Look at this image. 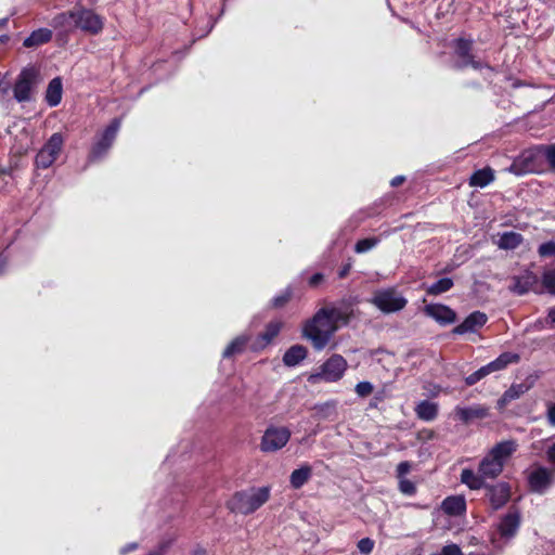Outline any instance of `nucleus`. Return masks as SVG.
Listing matches in <instances>:
<instances>
[{
    "label": "nucleus",
    "mask_w": 555,
    "mask_h": 555,
    "mask_svg": "<svg viewBox=\"0 0 555 555\" xmlns=\"http://www.w3.org/2000/svg\"><path fill=\"white\" fill-rule=\"evenodd\" d=\"M337 331L336 325H332L331 317L327 310L319 309L314 315L307 320L302 326V337L310 340L315 350H323Z\"/></svg>",
    "instance_id": "1"
},
{
    "label": "nucleus",
    "mask_w": 555,
    "mask_h": 555,
    "mask_svg": "<svg viewBox=\"0 0 555 555\" xmlns=\"http://www.w3.org/2000/svg\"><path fill=\"white\" fill-rule=\"evenodd\" d=\"M521 524V513L517 505L513 504L502 515L494 526L490 542L494 550L502 551L517 534Z\"/></svg>",
    "instance_id": "2"
},
{
    "label": "nucleus",
    "mask_w": 555,
    "mask_h": 555,
    "mask_svg": "<svg viewBox=\"0 0 555 555\" xmlns=\"http://www.w3.org/2000/svg\"><path fill=\"white\" fill-rule=\"evenodd\" d=\"M270 491V487L267 486L236 491L228 501L227 507L232 513L250 515L269 501Z\"/></svg>",
    "instance_id": "3"
},
{
    "label": "nucleus",
    "mask_w": 555,
    "mask_h": 555,
    "mask_svg": "<svg viewBox=\"0 0 555 555\" xmlns=\"http://www.w3.org/2000/svg\"><path fill=\"white\" fill-rule=\"evenodd\" d=\"M515 439L503 440L495 443L488 451V478H495L502 474L504 466L517 451Z\"/></svg>",
    "instance_id": "4"
},
{
    "label": "nucleus",
    "mask_w": 555,
    "mask_h": 555,
    "mask_svg": "<svg viewBox=\"0 0 555 555\" xmlns=\"http://www.w3.org/2000/svg\"><path fill=\"white\" fill-rule=\"evenodd\" d=\"M120 126L121 119L115 117L101 133L95 135L88 154L89 163H96L106 156L116 140Z\"/></svg>",
    "instance_id": "5"
},
{
    "label": "nucleus",
    "mask_w": 555,
    "mask_h": 555,
    "mask_svg": "<svg viewBox=\"0 0 555 555\" xmlns=\"http://www.w3.org/2000/svg\"><path fill=\"white\" fill-rule=\"evenodd\" d=\"M64 145L63 134L53 133L43 146L38 151L35 157V165L39 169H48L60 156Z\"/></svg>",
    "instance_id": "6"
},
{
    "label": "nucleus",
    "mask_w": 555,
    "mask_h": 555,
    "mask_svg": "<svg viewBox=\"0 0 555 555\" xmlns=\"http://www.w3.org/2000/svg\"><path fill=\"white\" fill-rule=\"evenodd\" d=\"M291 430L285 426L270 425L264 430L259 444L263 453H272L283 449L289 441Z\"/></svg>",
    "instance_id": "7"
},
{
    "label": "nucleus",
    "mask_w": 555,
    "mask_h": 555,
    "mask_svg": "<svg viewBox=\"0 0 555 555\" xmlns=\"http://www.w3.org/2000/svg\"><path fill=\"white\" fill-rule=\"evenodd\" d=\"M376 308L384 313H395L402 310L408 300L395 288H386L375 292L370 300Z\"/></svg>",
    "instance_id": "8"
},
{
    "label": "nucleus",
    "mask_w": 555,
    "mask_h": 555,
    "mask_svg": "<svg viewBox=\"0 0 555 555\" xmlns=\"http://www.w3.org/2000/svg\"><path fill=\"white\" fill-rule=\"evenodd\" d=\"M74 26L86 34L96 36L104 28V18L91 9L76 5Z\"/></svg>",
    "instance_id": "9"
},
{
    "label": "nucleus",
    "mask_w": 555,
    "mask_h": 555,
    "mask_svg": "<svg viewBox=\"0 0 555 555\" xmlns=\"http://www.w3.org/2000/svg\"><path fill=\"white\" fill-rule=\"evenodd\" d=\"M530 491L543 494L555 483V470L542 465H533L527 472Z\"/></svg>",
    "instance_id": "10"
},
{
    "label": "nucleus",
    "mask_w": 555,
    "mask_h": 555,
    "mask_svg": "<svg viewBox=\"0 0 555 555\" xmlns=\"http://www.w3.org/2000/svg\"><path fill=\"white\" fill-rule=\"evenodd\" d=\"M38 75L39 73L35 67H25L21 70L13 88L14 99L17 102L22 103L30 100L31 90Z\"/></svg>",
    "instance_id": "11"
},
{
    "label": "nucleus",
    "mask_w": 555,
    "mask_h": 555,
    "mask_svg": "<svg viewBox=\"0 0 555 555\" xmlns=\"http://www.w3.org/2000/svg\"><path fill=\"white\" fill-rule=\"evenodd\" d=\"M347 369V361L340 354L331 356L322 365L321 372L312 375L311 378H320L326 383L338 382Z\"/></svg>",
    "instance_id": "12"
},
{
    "label": "nucleus",
    "mask_w": 555,
    "mask_h": 555,
    "mask_svg": "<svg viewBox=\"0 0 555 555\" xmlns=\"http://www.w3.org/2000/svg\"><path fill=\"white\" fill-rule=\"evenodd\" d=\"M540 157H542L540 147L537 150H526L512 163L509 171L517 176L534 172L539 168Z\"/></svg>",
    "instance_id": "13"
},
{
    "label": "nucleus",
    "mask_w": 555,
    "mask_h": 555,
    "mask_svg": "<svg viewBox=\"0 0 555 555\" xmlns=\"http://www.w3.org/2000/svg\"><path fill=\"white\" fill-rule=\"evenodd\" d=\"M473 46L474 41L466 38H457L453 42L454 53L459 57L461 66H472L475 69H478L480 67V63L475 60Z\"/></svg>",
    "instance_id": "14"
},
{
    "label": "nucleus",
    "mask_w": 555,
    "mask_h": 555,
    "mask_svg": "<svg viewBox=\"0 0 555 555\" xmlns=\"http://www.w3.org/2000/svg\"><path fill=\"white\" fill-rule=\"evenodd\" d=\"M512 488L506 481L496 482L495 485H488V501L493 509H499L504 506L511 499Z\"/></svg>",
    "instance_id": "15"
},
{
    "label": "nucleus",
    "mask_w": 555,
    "mask_h": 555,
    "mask_svg": "<svg viewBox=\"0 0 555 555\" xmlns=\"http://www.w3.org/2000/svg\"><path fill=\"white\" fill-rule=\"evenodd\" d=\"M423 311L427 317L434 319L440 325L452 324L456 320L455 311L442 304L426 305Z\"/></svg>",
    "instance_id": "16"
},
{
    "label": "nucleus",
    "mask_w": 555,
    "mask_h": 555,
    "mask_svg": "<svg viewBox=\"0 0 555 555\" xmlns=\"http://www.w3.org/2000/svg\"><path fill=\"white\" fill-rule=\"evenodd\" d=\"M282 327H283L282 321L269 322L266 325L264 331L257 336V338H256L255 343L251 345L250 349L253 351H259V350L264 349L268 345H270L274 340L275 337L279 336Z\"/></svg>",
    "instance_id": "17"
},
{
    "label": "nucleus",
    "mask_w": 555,
    "mask_h": 555,
    "mask_svg": "<svg viewBox=\"0 0 555 555\" xmlns=\"http://www.w3.org/2000/svg\"><path fill=\"white\" fill-rule=\"evenodd\" d=\"M441 508L449 516H461L466 511V501L461 495H450L442 501Z\"/></svg>",
    "instance_id": "18"
},
{
    "label": "nucleus",
    "mask_w": 555,
    "mask_h": 555,
    "mask_svg": "<svg viewBox=\"0 0 555 555\" xmlns=\"http://www.w3.org/2000/svg\"><path fill=\"white\" fill-rule=\"evenodd\" d=\"M486 321V314L482 312L470 313L461 324L456 325L452 333L455 335H463L468 332H474L477 325H482Z\"/></svg>",
    "instance_id": "19"
},
{
    "label": "nucleus",
    "mask_w": 555,
    "mask_h": 555,
    "mask_svg": "<svg viewBox=\"0 0 555 555\" xmlns=\"http://www.w3.org/2000/svg\"><path fill=\"white\" fill-rule=\"evenodd\" d=\"M308 356V349L299 344L291 346L283 354V363L293 367L298 365Z\"/></svg>",
    "instance_id": "20"
},
{
    "label": "nucleus",
    "mask_w": 555,
    "mask_h": 555,
    "mask_svg": "<svg viewBox=\"0 0 555 555\" xmlns=\"http://www.w3.org/2000/svg\"><path fill=\"white\" fill-rule=\"evenodd\" d=\"M63 83L61 77L53 78L47 88L44 100L50 107L57 106L62 101Z\"/></svg>",
    "instance_id": "21"
},
{
    "label": "nucleus",
    "mask_w": 555,
    "mask_h": 555,
    "mask_svg": "<svg viewBox=\"0 0 555 555\" xmlns=\"http://www.w3.org/2000/svg\"><path fill=\"white\" fill-rule=\"evenodd\" d=\"M417 418L424 422H431L437 418L439 405L429 400H422L414 409Z\"/></svg>",
    "instance_id": "22"
},
{
    "label": "nucleus",
    "mask_w": 555,
    "mask_h": 555,
    "mask_svg": "<svg viewBox=\"0 0 555 555\" xmlns=\"http://www.w3.org/2000/svg\"><path fill=\"white\" fill-rule=\"evenodd\" d=\"M250 337L248 335H238L225 347L222 352L224 359H231L242 354L248 346Z\"/></svg>",
    "instance_id": "23"
},
{
    "label": "nucleus",
    "mask_w": 555,
    "mask_h": 555,
    "mask_svg": "<svg viewBox=\"0 0 555 555\" xmlns=\"http://www.w3.org/2000/svg\"><path fill=\"white\" fill-rule=\"evenodd\" d=\"M312 477V467L304 464L299 468L294 469L289 476L291 487L295 490L302 488Z\"/></svg>",
    "instance_id": "24"
},
{
    "label": "nucleus",
    "mask_w": 555,
    "mask_h": 555,
    "mask_svg": "<svg viewBox=\"0 0 555 555\" xmlns=\"http://www.w3.org/2000/svg\"><path fill=\"white\" fill-rule=\"evenodd\" d=\"M529 390V386L526 384H514L512 385L503 396L498 400V409L504 410L508 403L513 400L518 399L521 395Z\"/></svg>",
    "instance_id": "25"
},
{
    "label": "nucleus",
    "mask_w": 555,
    "mask_h": 555,
    "mask_svg": "<svg viewBox=\"0 0 555 555\" xmlns=\"http://www.w3.org/2000/svg\"><path fill=\"white\" fill-rule=\"evenodd\" d=\"M52 39V31L48 28L34 30L23 42L25 48H36L48 43Z\"/></svg>",
    "instance_id": "26"
},
{
    "label": "nucleus",
    "mask_w": 555,
    "mask_h": 555,
    "mask_svg": "<svg viewBox=\"0 0 555 555\" xmlns=\"http://www.w3.org/2000/svg\"><path fill=\"white\" fill-rule=\"evenodd\" d=\"M327 310V315L331 317L332 325H336L337 330L341 325H348L350 320L353 318V311L351 309L340 308H324Z\"/></svg>",
    "instance_id": "27"
},
{
    "label": "nucleus",
    "mask_w": 555,
    "mask_h": 555,
    "mask_svg": "<svg viewBox=\"0 0 555 555\" xmlns=\"http://www.w3.org/2000/svg\"><path fill=\"white\" fill-rule=\"evenodd\" d=\"M519 356L513 352H503L495 360L488 363V374L505 369L511 363H516Z\"/></svg>",
    "instance_id": "28"
},
{
    "label": "nucleus",
    "mask_w": 555,
    "mask_h": 555,
    "mask_svg": "<svg viewBox=\"0 0 555 555\" xmlns=\"http://www.w3.org/2000/svg\"><path fill=\"white\" fill-rule=\"evenodd\" d=\"M521 242H522L521 234L514 232V231H509V232H504L502 235H500L496 244L502 249H515L516 247H518L521 244Z\"/></svg>",
    "instance_id": "29"
},
{
    "label": "nucleus",
    "mask_w": 555,
    "mask_h": 555,
    "mask_svg": "<svg viewBox=\"0 0 555 555\" xmlns=\"http://www.w3.org/2000/svg\"><path fill=\"white\" fill-rule=\"evenodd\" d=\"M454 283L451 278H442L437 282L433 283L426 288L427 295L438 296L450 291L453 287Z\"/></svg>",
    "instance_id": "30"
},
{
    "label": "nucleus",
    "mask_w": 555,
    "mask_h": 555,
    "mask_svg": "<svg viewBox=\"0 0 555 555\" xmlns=\"http://www.w3.org/2000/svg\"><path fill=\"white\" fill-rule=\"evenodd\" d=\"M534 279L532 276L514 278L509 289L517 295H524L532 287Z\"/></svg>",
    "instance_id": "31"
},
{
    "label": "nucleus",
    "mask_w": 555,
    "mask_h": 555,
    "mask_svg": "<svg viewBox=\"0 0 555 555\" xmlns=\"http://www.w3.org/2000/svg\"><path fill=\"white\" fill-rule=\"evenodd\" d=\"M461 481L467 485L470 489H480L483 486V477L476 475L474 470L469 468L462 470Z\"/></svg>",
    "instance_id": "32"
},
{
    "label": "nucleus",
    "mask_w": 555,
    "mask_h": 555,
    "mask_svg": "<svg viewBox=\"0 0 555 555\" xmlns=\"http://www.w3.org/2000/svg\"><path fill=\"white\" fill-rule=\"evenodd\" d=\"M294 292L292 286H287L279 295L271 299V307L274 309L284 308L293 298Z\"/></svg>",
    "instance_id": "33"
},
{
    "label": "nucleus",
    "mask_w": 555,
    "mask_h": 555,
    "mask_svg": "<svg viewBox=\"0 0 555 555\" xmlns=\"http://www.w3.org/2000/svg\"><path fill=\"white\" fill-rule=\"evenodd\" d=\"M482 414V409L463 408L456 410V417L464 423H468L474 418L480 417Z\"/></svg>",
    "instance_id": "34"
},
{
    "label": "nucleus",
    "mask_w": 555,
    "mask_h": 555,
    "mask_svg": "<svg viewBox=\"0 0 555 555\" xmlns=\"http://www.w3.org/2000/svg\"><path fill=\"white\" fill-rule=\"evenodd\" d=\"M69 21L75 23V8L73 10L62 12L53 17L54 27H63L68 24Z\"/></svg>",
    "instance_id": "35"
},
{
    "label": "nucleus",
    "mask_w": 555,
    "mask_h": 555,
    "mask_svg": "<svg viewBox=\"0 0 555 555\" xmlns=\"http://www.w3.org/2000/svg\"><path fill=\"white\" fill-rule=\"evenodd\" d=\"M541 156L544 157L551 169L555 171V143L540 146Z\"/></svg>",
    "instance_id": "36"
},
{
    "label": "nucleus",
    "mask_w": 555,
    "mask_h": 555,
    "mask_svg": "<svg viewBox=\"0 0 555 555\" xmlns=\"http://www.w3.org/2000/svg\"><path fill=\"white\" fill-rule=\"evenodd\" d=\"M542 283L548 293H555V269L545 271L543 273Z\"/></svg>",
    "instance_id": "37"
},
{
    "label": "nucleus",
    "mask_w": 555,
    "mask_h": 555,
    "mask_svg": "<svg viewBox=\"0 0 555 555\" xmlns=\"http://www.w3.org/2000/svg\"><path fill=\"white\" fill-rule=\"evenodd\" d=\"M538 254L540 257H554L555 258V241H548L542 243L538 247Z\"/></svg>",
    "instance_id": "38"
},
{
    "label": "nucleus",
    "mask_w": 555,
    "mask_h": 555,
    "mask_svg": "<svg viewBox=\"0 0 555 555\" xmlns=\"http://www.w3.org/2000/svg\"><path fill=\"white\" fill-rule=\"evenodd\" d=\"M399 490L405 495H414L416 493V486L413 481L401 478L399 480Z\"/></svg>",
    "instance_id": "39"
},
{
    "label": "nucleus",
    "mask_w": 555,
    "mask_h": 555,
    "mask_svg": "<svg viewBox=\"0 0 555 555\" xmlns=\"http://www.w3.org/2000/svg\"><path fill=\"white\" fill-rule=\"evenodd\" d=\"M375 542L371 538H363L359 540L357 547L363 555H370L373 552Z\"/></svg>",
    "instance_id": "40"
},
{
    "label": "nucleus",
    "mask_w": 555,
    "mask_h": 555,
    "mask_svg": "<svg viewBox=\"0 0 555 555\" xmlns=\"http://www.w3.org/2000/svg\"><path fill=\"white\" fill-rule=\"evenodd\" d=\"M377 243V240L376 238H363V240H359L357 243H356V251L357 253H365L367 250H370L372 247H374Z\"/></svg>",
    "instance_id": "41"
},
{
    "label": "nucleus",
    "mask_w": 555,
    "mask_h": 555,
    "mask_svg": "<svg viewBox=\"0 0 555 555\" xmlns=\"http://www.w3.org/2000/svg\"><path fill=\"white\" fill-rule=\"evenodd\" d=\"M431 555H464V553L457 544L450 543V544L442 546L440 552L434 553Z\"/></svg>",
    "instance_id": "42"
},
{
    "label": "nucleus",
    "mask_w": 555,
    "mask_h": 555,
    "mask_svg": "<svg viewBox=\"0 0 555 555\" xmlns=\"http://www.w3.org/2000/svg\"><path fill=\"white\" fill-rule=\"evenodd\" d=\"M354 390L359 397L364 398L373 392L374 387L370 382H360L356 385Z\"/></svg>",
    "instance_id": "43"
},
{
    "label": "nucleus",
    "mask_w": 555,
    "mask_h": 555,
    "mask_svg": "<svg viewBox=\"0 0 555 555\" xmlns=\"http://www.w3.org/2000/svg\"><path fill=\"white\" fill-rule=\"evenodd\" d=\"M470 185L486 186V167L478 169L469 181Z\"/></svg>",
    "instance_id": "44"
},
{
    "label": "nucleus",
    "mask_w": 555,
    "mask_h": 555,
    "mask_svg": "<svg viewBox=\"0 0 555 555\" xmlns=\"http://www.w3.org/2000/svg\"><path fill=\"white\" fill-rule=\"evenodd\" d=\"M483 377H486V366H481V367H479L476 372H474L473 374L468 375V376L465 378V382H466V385H468V386H473V385H475L477 382H479L480 379H482Z\"/></svg>",
    "instance_id": "45"
},
{
    "label": "nucleus",
    "mask_w": 555,
    "mask_h": 555,
    "mask_svg": "<svg viewBox=\"0 0 555 555\" xmlns=\"http://www.w3.org/2000/svg\"><path fill=\"white\" fill-rule=\"evenodd\" d=\"M546 420L551 426L555 427V402L547 403Z\"/></svg>",
    "instance_id": "46"
},
{
    "label": "nucleus",
    "mask_w": 555,
    "mask_h": 555,
    "mask_svg": "<svg viewBox=\"0 0 555 555\" xmlns=\"http://www.w3.org/2000/svg\"><path fill=\"white\" fill-rule=\"evenodd\" d=\"M411 469V465L409 462L404 461L398 464L397 466V477L402 478L405 474H408Z\"/></svg>",
    "instance_id": "47"
},
{
    "label": "nucleus",
    "mask_w": 555,
    "mask_h": 555,
    "mask_svg": "<svg viewBox=\"0 0 555 555\" xmlns=\"http://www.w3.org/2000/svg\"><path fill=\"white\" fill-rule=\"evenodd\" d=\"M324 280V276L322 273H314L309 278V285L311 287H317L322 281Z\"/></svg>",
    "instance_id": "48"
},
{
    "label": "nucleus",
    "mask_w": 555,
    "mask_h": 555,
    "mask_svg": "<svg viewBox=\"0 0 555 555\" xmlns=\"http://www.w3.org/2000/svg\"><path fill=\"white\" fill-rule=\"evenodd\" d=\"M546 459L550 464L553 465V469L555 470V443L550 446L546 450Z\"/></svg>",
    "instance_id": "49"
},
{
    "label": "nucleus",
    "mask_w": 555,
    "mask_h": 555,
    "mask_svg": "<svg viewBox=\"0 0 555 555\" xmlns=\"http://www.w3.org/2000/svg\"><path fill=\"white\" fill-rule=\"evenodd\" d=\"M481 196H482V195H481L480 193H478V192H473V193L470 194L469 199H468V204H469V206H472V207H478V206L480 205V197H481Z\"/></svg>",
    "instance_id": "50"
},
{
    "label": "nucleus",
    "mask_w": 555,
    "mask_h": 555,
    "mask_svg": "<svg viewBox=\"0 0 555 555\" xmlns=\"http://www.w3.org/2000/svg\"><path fill=\"white\" fill-rule=\"evenodd\" d=\"M138 548V543L135 542H132V543H128L126 544L121 550H120V554L121 555H126L130 552H133Z\"/></svg>",
    "instance_id": "51"
},
{
    "label": "nucleus",
    "mask_w": 555,
    "mask_h": 555,
    "mask_svg": "<svg viewBox=\"0 0 555 555\" xmlns=\"http://www.w3.org/2000/svg\"><path fill=\"white\" fill-rule=\"evenodd\" d=\"M350 269H351V264L350 263H347V264H344L339 270H338V278L339 279H345L349 272H350Z\"/></svg>",
    "instance_id": "52"
},
{
    "label": "nucleus",
    "mask_w": 555,
    "mask_h": 555,
    "mask_svg": "<svg viewBox=\"0 0 555 555\" xmlns=\"http://www.w3.org/2000/svg\"><path fill=\"white\" fill-rule=\"evenodd\" d=\"M404 181H405L404 176H396L395 178L391 179L390 185L392 188H397V186L401 185L402 183H404Z\"/></svg>",
    "instance_id": "53"
},
{
    "label": "nucleus",
    "mask_w": 555,
    "mask_h": 555,
    "mask_svg": "<svg viewBox=\"0 0 555 555\" xmlns=\"http://www.w3.org/2000/svg\"><path fill=\"white\" fill-rule=\"evenodd\" d=\"M479 472L480 473H486V457L481 459L479 461Z\"/></svg>",
    "instance_id": "54"
},
{
    "label": "nucleus",
    "mask_w": 555,
    "mask_h": 555,
    "mask_svg": "<svg viewBox=\"0 0 555 555\" xmlns=\"http://www.w3.org/2000/svg\"><path fill=\"white\" fill-rule=\"evenodd\" d=\"M494 180V171L488 167V184Z\"/></svg>",
    "instance_id": "55"
},
{
    "label": "nucleus",
    "mask_w": 555,
    "mask_h": 555,
    "mask_svg": "<svg viewBox=\"0 0 555 555\" xmlns=\"http://www.w3.org/2000/svg\"><path fill=\"white\" fill-rule=\"evenodd\" d=\"M382 399H383V398H382L380 396H375V397H374V401H372V402L370 403V406H371V408H376V406H377V402H378V401H382Z\"/></svg>",
    "instance_id": "56"
},
{
    "label": "nucleus",
    "mask_w": 555,
    "mask_h": 555,
    "mask_svg": "<svg viewBox=\"0 0 555 555\" xmlns=\"http://www.w3.org/2000/svg\"><path fill=\"white\" fill-rule=\"evenodd\" d=\"M548 318L551 319L552 322H555V307L550 309Z\"/></svg>",
    "instance_id": "57"
},
{
    "label": "nucleus",
    "mask_w": 555,
    "mask_h": 555,
    "mask_svg": "<svg viewBox=\"0 0 555 555\" xmlns=\"http://www.w3.org/2000/svg\"><path fill=\"white\" fill-rule=\"evenodd\" d=\"M9 40H10V37L8 35L0 36V43H7Z\"/></svg>",
    "instance_id": "58"
},
{
    "label": "nucleus",
    "mask_w": 555,
    "mask_h": 555,
    "mask_svg": "<svg viewBox=\"0 0 555 555\" xmlns=\"http://www.w3.org/2000/svg\"><path fill=\"white\" fill-rule=\"evenodd\" d=\"M8 21H9V18H8V17H4V18H1V20H0V29H1L2 27H4V26L8 24Z\"/></svg>",
    "instance_id": "59"
},
{
    "label": "nucleus",
    "mask_w": 555,
    "mask_h": 555,
    "mask_svg": "<svg viewBox=\"0 0 555 555\" xmlns=\"http://www.w3.org/2000/svg\"><path fill=\"white\" fill-rule=\"evenodd\" d=\"M147 555H160V554H159V553H157V552H151V553H149Z\"/></svg>",
    "instance_id": "60"
}]
</instances>
